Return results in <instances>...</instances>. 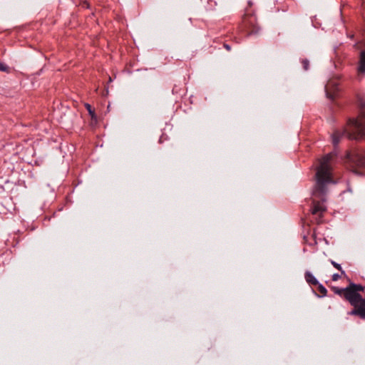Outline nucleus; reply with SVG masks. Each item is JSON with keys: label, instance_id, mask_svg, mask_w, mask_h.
<instances>
[{"label": "nucleus", "instance_id": "obj_1", "mask_svg": "<svg viewBox=\"0 0 365 365\" xmlns=\"http://www.w3.org/2000/svg\"><path fill=\"white\" fill-rule=\"evenodd\" d=\"M358 103L361 110L356 118L348 121L349 129L335 130L331 135L333 145L336 147L343 137L349 139L359 140L365 136V97L359 96Z\"/></svg>", "mask_w": 365, "mask_h": 365}, {"label": "nucleus", "instance_id": "obj_2", "mask_svg": "<svg viewBox=\"0 0 365 365\" xmlns=\"http://www.w3.org/2000/svg\"><path fill=\"white\" fill-rule=\"evenodd\" d=\"M332 158V154L326 155L320 161V165L316 173V185L314 192H319L324 195L327 192V185L332 182L331 177V168L329 162Z\"/></svg>", "mask_w": 365, "mask_h": 365}, {"label": "nucleus", "instance_id": "obj_3", "mask_svg": "<svg viewBox=\"0 0 365 365\" xmlns=\"http://www.w3.org/2000/svg\"><path fill=\"white\" fill-rule=\"evenodd\" d=\"M347 160L353 168L365 169V152L349 153L346 155Z\"/></svg>", "mask_w": 365, "mask_h": 365}, {"label": "nucleus", "instance_id": "obj_4", "mask_svg": "<svg viewBox=\"0 0 365 365\" xmlns=\"http://www.w3.org/2000/svg\"><path fill=\"white\" fill-rule=\"evenodd\" d=\"M349 297L351 298V304H354L356 301V299L359 298V297L362 296L359 292H363L365 290V287L361 284H355L354 282H350L349 284Z\"/></svg>", "mask_w": 365, "mask_h": 365}, {"label": "nucleus", "instance_id": "obj_5", "mask_svg": "<svg viewBox=\"0 0 365 365\" xmlns=\"http://www.w3.org/2000/svg\"><path fill=\"white\" fill-rule=\"evenodd\" d=\"M349 285L344 288H340L336 286H332L331 289L334 292V294L340 296L341 297H344L346 301L349 302L351 304V298L349 297Z\"/></svg>", "mask_w": 365, "mask_h": 365}, {"label": "nucleus", "instance_id": "obj_6", "mask_svg": "<svg viewBox=\"0 0 365 365\" xmlns=\"http://www.w3.org/2000/svg\"><path fill=\"white\" fill-rule=\"evenodd\" d=\"M337 85L334 82H329L325 86L327 97L329 99H334L335 97V91H337Z\"/></svg>", "mask_w": 365, "mask_h": 365}, {"label": "nucleus", "instance_id": "obj_7", "mask_svg": "<svg viewBox=\"0 0 365 365\" xmlns=\"http://www.w3.org/2000/svg\"><path fill=\"white\" fill-rule=\"evenodd\" d=\"M304 279L306 282L310 285H317L319 284L317 279L309 271L305 272Z\"/></svg>", "mask_w": 365, "mask_h": 365}, {"label": "nucleus", "instance_id": "obj_8", "mask_svg": "<svg viewBox=\"0 0 365 365\" xmlns=\"http://www.w3.org/2000/svg\"><path fill=\"white\" fill-rule=\"evenodd\" d=\"M358 71L361 73H365V50L361 52Z\"/></svg>", "mask_w": 365, "mask_h": 365}, {"label": "nucleus", "instance_id": "obj_9", "mask_svg": "<svg viewBox=\"0 0 365 365\" xmlns=\"http://www.w3.org/2000/svg\"><path fill=\"white\" fill-rule=\"evenodd\" d=\"M324 210L325 208L319 202H317L314 203L313 208L312 210V212L313 215H317L318 213H322Z\"/></svg>", "mask_w": 365, "mask_h": 365}, {"label": "nucleus", "instance_id": "obj_10", "mask_svg": "<svg viewBox=\"0 0 365 365\" xmlns=\"http://www.w3.org/2000/svg\"><path fill=\"white\" fill-rule=\"evenodd\" d=\"M316 286L318 287V290L321 293V295L317 294V296L318 297H324L327 296V289H326V287L322 284L319 282V284H317Z\"/></svg>", "mask_w": 365, "mask_h": 365}, {"label": "nucleus", "instance_id": "obj_11", "mask_svg": "<svg viewBox=\"0 0 365 365\" xmlns=\"http://www.w3.org/2000/svg\"><path fill=\"white\" fill-rule=\"evenodd\" d=\"M329 262L330 263L334 266V267H335L336 269H338L339 271H340L341 275H346V272L345 271L342 269L341 266L340 264L336 262L335 261L332 260V259H329Z\"/></svg>", "mask_w": 365, "mask_h": 365}, {"label": "nucleus", "instance_id": "obj_12", "mask_svg": "<svg viewBox=\"0 0 365 365\" xmlns=\"http://www.w3.org/2000/svg\"><path fill=\"white\" fill-rule=\"evenodd\" d=\"M85 107H86V110H88L89 115H91V118L92 119H96V115L95 114L94 110L92 109L91 106L90 104H88V103H86L85 104Z\"/></svg>", "mask_w": 365, "mask_h": 365}, {"label": "nucleus", "instance_id": "obj_13", "mask_svg": "<svg viewBox=\"0 0 365 365\" xmlns=\"http://www.w3.org/2000/svg\"><path fill=\"white\" fill-rule=\"evenodd\" d=\"M0 71L9 73V67L7 65L0 62Z\"/></svg>", "mask_w": 365, "mask_h": 365}, {"label": "nucleus", "instance_id": "obj_14", "mask_svg": "<svg viewBox=\"0 0 365 365\" xmlns=\"http://www.w3.org/2000/svg\"><path fill=\"white\" fill-rule=\"evenodd\" d=\"M302 66H303V68L305 71H307L309 69V60H307V59H302Z\"/></svg>", "mask_w": 365, "mask_h": 365}, {"label": "nucleus", "instance_id": "obj_15", "mask_svg": "<svg viewBox=\"0 0 365 365\" xmlns=\"http://www.w3.org/2000/svg\"><path fill=\"white\" fill-rule=\"evenodd\" d=\"M341 276H342V275L341 274L340 275V274H339L337 273H335V274H332L331 279L333 281H334V282L337 281L341 277Z\"/></svg>", "mask_w": 365, "mask_h": 365}, {"label": "nucleus", "instance_id": "obj_16", "mask_svg": "<svg viewBox=\"0 0 365 365\" xmlns=\"http://www.w3.org/2000/svg\"><path fill=\"white\" fill-rule=\"evenodd\" d=\"M224 47H225L227 51H229L231 50V47H230V45H228V44L225 43V44H224Z\"/></svg>", "mask_w": 365, "mask_h": 365}, {"label": "nucleus", "instance_id": "obj_17", "mask_svg": "<svg viewBox=\"0 0 365 365\" xmlns=\"http://www.w3.org/2000/svg\"><path fill=\"white\" fill-rule=\"evenodd\" d=\"M252 34H254V32H253V31H252V32L249 33V34H248V35H252Z\"/></svg>", "mask_w": 365, "mask_h": 365}]
</instances>
